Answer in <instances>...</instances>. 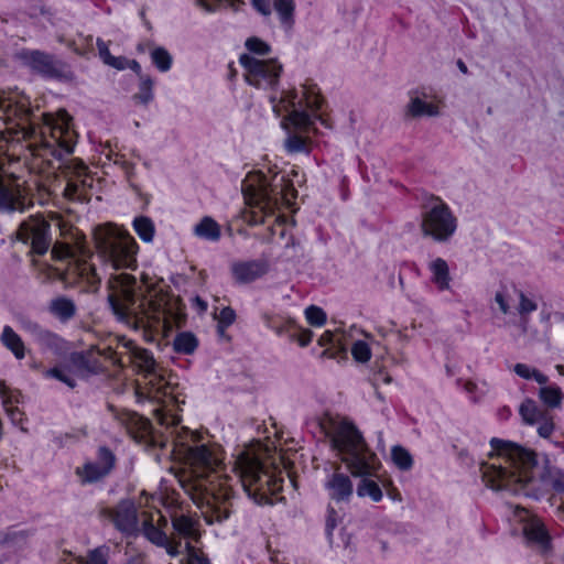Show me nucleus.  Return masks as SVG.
Segmentation results:
<instances>
[{
    "label": "nucleus",
    "mask_w": 564,
    "mask_h": 564,
    "mask_svg": "<svg viewBox=\"0 0 564 564\" xmlns=\"http://www.w3.org/2000/svg\"><path fill=\"white\" fill-rule=\"evenodd\" d=\"M0 139L10 147L20 145L31 173L54 176L65 182L64 196L68 200L87 203L91 197L94 175L84 161L66 160L78 140L73 118L65 109L44 112L37 118L31 99L24 94L0 96Z\"/></svg>",
    "instance_id": "nucleus-1"
},
{
    "label": "nucleus",
    "mask_w": 564,
    "mask_h": 564,
    "mask_svg": "<svg viewBox=\"0 0 564 564\" xmlns=\"http://www.w3.org/2000/svg\"><path fill=\"white\" fill-rule=\"evenodd\" d=\"M69 364L82 375L105 373L110 367L130 368L141 376L135 384L139 401L158 404L153 413L162 426L176 427L182 422V404L185 403L178 383L159 372L153 354L139 347L126 336L110 335L86 351L70 354Z\"/></svg>",
    "instance_id": "nucleus-2"
},
{
    "label": "nucleus",
    "mask_w": 564,
    "mask_h": 564,
    "mask_svg": "<svg viewBox=\"0 0 564 564\" xmlns=\"http://www.w3.org/2000/svg\"><path fill=\"white\" fill-rule=\"evenodd\" d=\"M490 447L492 462L480 465L486 487L535 500L542 499L549 490L564 496V469L551 465L549 458L540 477H535L538 456L534 451L497 437L490 440Z\"/></svg>",
    "instance_id": "nucleus-3"
},
{
    "label": "nucleus",
    "mask_w": 564,
    "mask_h": 564,
    "mask_svg": "<svg viewBox=\"0 0 564 564\" xmlns=\"http://www.w3.org/2000/svg\"><path fill=\"white\" fill-rule=\"evenodd\" d=\"M239 63L245 70V80L258 89L273 90L269 102L278 117H283L294 129L310 132L318 121L325 128H330L329 117L323 111L326 99L321 88L312 79H306L301 88L283 89L280 95L276 88L283 73V65L278 58L260 59L243 53Z\"/></svg>",
    "instance_id": "nucleus-4"
},
{
    "label": "nucleus",
    "mask_w": 564,
    "mask_h": 564,
    "mask_svg": "<svg viewBox=\"0 0 564 564\" xmlns=\"http://www.w3.org/2000/svg\"><path fill=\"white\" fill-rule=\"evenodd\" d=\"M225 451L215 442L187 446L184 460L193 469L196 481L195 503L205 507L208 523L227 520L232 511L235 478L225 474Z\"/></svg>",
    "instance_id": "nucleus-5"
},
{
    "label": "nucleus",
    "mask_w": 564,
    "mask_h": 564,
    "mask_svg": "<svg viewBox=\"0 0 564 564\" xmlns=\"http://www.w3.org/2000/svg\"><path fill=\"white\" fill-rule=\"evenodd\" d=\"M232 471L236 482L257 505H273L274 497L283 490V478L275 468H268L251 446L237 454Z\"/></svg>",
    "instance_id": "nucleus-6"
},
{
    "label": "nucleus",
    "mask_w": 564,
    "mask_h": 564,
    "mask_svg": "<svg viewBox=\"0 0 564 564\" xmlns=\"http://www.w3.org/2000/svg\"><path fill=\"white\" fill-rule=\"evenodd\" d=\"M330 445L352 476H376L382 468L377 454L351 421L343 420L337 424L330 435Z\"/></svg>",
    "instance_id": "nucleus-7"
},
{
    "label": "nucleus",
    "mask_w": 564,
    "mask_h": 564,
    "mask_svg": "<svg viewBox=\"0 0 564 564\" xmlns=\"http://www.w3.org/2000/svg\"><path fill=\"white\" fill-rule=\"evenodd\" d=\"M94 241L102 260L113 269H134L139 245L130 232L115 224L99 225L94 230Z\"/></svg>",
    "instance_id": "nucleus-8"
},
{
    "label": "nucleus",
    "mask_w": 564,
    "mask_h": 564,
    "mask_svg": "<svg viewBox=\"0 0 564 564\" xmlns=\"http://www.w3.org/2000/svg\"><path fill=\"white\" fill-rule=\"evenodd\" d=\"M431 205H424L421 214V231L436 242L449 240L457 229V218L441 197L432 195Z\"/></svg>",
    "instance_id": "nucleus-9"
},
{
    "label": "nucleus",
    "mask_w": 564,
    "mask_h": 564,
    "mask_svg": "<svg viewBox=\"0 0 564 564\" xmlns=\"http://www.w3.org/2000/svg\"><path fill=\"white\" fill-rule=\"evenodd\" d=\"M109 288L108 302L112 313L119 321L129 322L137 303L139 289L137 278L121 272L111 278Z\"/></svg>",
    "instance_id": "nucleus-10"
},
{
    "label": "nucleus",
    "mask_w": 564,
    "mask_h": 564,
    "mask_svg": "<svg viewBox=\"0 0 564 564\" xmlns=\"http://www.w3.org/2000/svg\"><path fill=\"white\" fill-rule=\"evenodd\" d=\"M261 321L276 336L286 337L289 341L297 343L301 347L308 346L313 339V332L300 326L291 316L263 312Z\"/></svg>",
    "instance_id": "nucleus-11"
},
{
    "label": "nucleus",
    "mask_w": 564,
    "mask_h": 564,
    "mask_svg": "<svg viewBox=\"0 0 564 564\" xmlns=\"http://www.w3.org/2000/svg\"><path fill=\"white\" fill-rule=\"evenodd\" d=\"M243 195L249 209L243 213L242 217L248 225L264 224L268 217L275 215L279 199L274 198L272 200L263 188L248 187L243 191Z\"/></svg>",
    "instance_id": "nucleus-12"
},
{
    "label": "nucleus",
    "mask_w": 564,
    "mask_h": 564,
    "mask_svg": "<svg viewBox=\"0 0 564 564\" xmlns=\"http://www.w3.org/2000/svg\"><path fill=\"white\" fill-rule=\"evenodd\" d=\"M52 258L54 260H66L68 264H75V271L82 280L89 284H98L100 278L96 267L91 263V254L87 257H77L75 247L69 243H55L52 248Z\"/></svg>",
    "instance_id": "nucleus-13"
},
{
    "label": "nucleus",
    "mask_w": 564,
    "mask_h": 564,
    "mask_svg": "<svg viewBox=\"0 0 564 564\" xmlns=\"http://www.w3.org/2000/svg\"><path fill=\"white\" fill-rule=\"evenodd\" d=\"M116 456L107 446H100L97 451V460L87 462L82 467H77L75 474L78 476L82 485L95 484L113 469Z\"/></svg>",
    "instance_id": "nucleus-14"
},
{
    "label": "nucleus",
    "mask_w": 564,
    "mask_h": 564,
    "mask_svg": "<svg viewBox=\"0 0 564 564\" xmlns=\"http://www.w3.org/2000/svg\"><path fill=\"white\" fill-rule=\"evenodd\" d=\"M23 63L32 72L46 78H62L64 64L54 55L40 50H25L21 53Z\"/></svg>",
    "instance_id": "nucleus-15"
},
{
    "label": "nucleus",
    "mask_w": 564,
    "mask_h": 564,
    "mask_svg": "<svg viewBox=\"0 0 564 564\" xmlns=\"http://www.w3.org/2000/svg\"><path fill=\"white\" fill-rule=\"evenodd\" d=\"M18 239L31 245V252L43 256L51 245L50 227L46 223H22L18 230Z\"/></svg>",
    "instance_id": "nucleus-16"
},
{
    "label": "nucleus",
    "mask_w": 564,
    "mask_h": 564,
    "mask_svg": "<svg viewBox=\"0 0 564 564\" xmlns=\"http://www.w3.org/2000/svg\"><path fill=\"white\" fill-rule=\"evenodd\" d=\"M110 518L115 528L127 536L138 532V511L131 500H121L110 510Z\"/></svg>",
    "instance_id": "nucleus-17"
},
{
    "label": "nucleus",
    "mask_w": 564,
    "mask_h": 564,
    "mask_svg": "<svg viewBox=\"0 0 564 564\" xmlns=\"http://www.w3.org/2000/svg\"><path fill=\"white\" fill-rule=\"evenodd\" d=\"M527 544L540 554L547 555L552 551V538L545 524L541 521H531L523 529Z\"/></svg>",
    "instance_id": "nucleus-18"
},
{
    "label": "nucleus",
    "mask_w": 564,
    "mask_h": 564,
    "mask_svg": "<svg viewBox=\"0 0 564 564\" xmlns=\"http://www.w3.org/2000/svg\"><path fill=\"white\" fill-rule=\"evenodd\" d=\"M30 332L34 341L42 350L51 351L55 355H62L65 352L67 341L58 334L46 329L39 324H33L30 327Z\"/></svg>",
    "instance_id": "nucleus-19"
},
{
    "label": "nucleus",
    "mask_w": 564,
    "mask_h": 564,
    "mask_svg": "<svg viewBox=\"0 0 564 564\" xmlns=\"http://www.w3.org/2000/svg\"><path fill=\"white\" fill-rule=\"evenodd\" d=\"M230 271L236 283L248 284L263 276L267 265L257 260L237 261L231 264Z\"/></svg>",
    "instance_id": "nucleus-20"
},
{
    "label": "nucleus",
    "mask_w": 564,
    "mask_h": 564,
    "mask_svg": "<svg viewBox=\"0 0 564 564\" xmlns=\"http://www.w3.org/2000/svg\"><path fill=\"white\" fill-rule=\"evenodd\" d=\"M198 525L197 520L191 516L181 514L172 519V527L175 533L178 536L188 540L185 544L188 556H193L196 553V549L191 541L196 542L200 538Z\"/></svg>",
    "instance_id": "nucleus-21"
},
{
    "label": "nucleus",
    "mask_w": 564,
    "mask_h": 564,
    "mask_svg": "<svg viewBox=\"0 0 564 564\" xmlns=\"http://www.w3.org/2000/svg\"><path fill=\"white\" fill-rule=\"evenodd\" d=\"M142 533L154 545L165 547L170 555L175 556L178 554L181 543L171 542L164 530L154 524L152 517H148L143 520Z\"/></svg>",
    "instance_id": "nucleus-22"
},
{
    "label": "nucleus",
    "mask_w": 564,
    "mask_h": 564,
    "mask_svg": "<svg viewBox=\"0 0 564 564\" xmlns=\"http://www.w3.org/2000/svg\"><path fill=\"white\" fill-rule=\"evenodd\" d=\"M325 489L332 500L348 501L354 492L350 478L343 473H334L325 482Z\"/></svg>",
    "instance_id": "nucleus-23"
},
{
    "label": "nucleus",
    "mask_w": 564,
    "mask_h": 564,
    "mask_svg": "<svg viewBox=\"0 0 564 564\" xmlns=\"http://www.w3.org/2000/svg\"><path fill=\"white\" fill-rule=\"evenodd\" d=\"M0 209L18 210L23 209V197L19 187L13 188L0 178Z\"/></svg>",
    "instance_id": "nucleus-24"
},
{
    "label": "nucleus",
    "mask_w": 564,
    "mask_h": 564,
    "mask_svg": "<svg viewBox=\"0 0 564 564\" xmlns=\"http://www.w3.org/2000/svg\"><path fill=\"white\" fill-rule=\"evenodd\" d=\"M549 412L547 409H541L531 398H525L519 406V415L522 422L529 426L536 425Z\"/></svg>",
    "instance_id": "nucleus-25"
},
{
    "label": "nucleus",
    "mask_w": 564,
    "mask_h": 564,
    "mask_svg": "<svg viewBox=\"0 0 564 564\" xmlns=\"http://www.w3.org/2000/svg\"><path fill=\"white\" fill-rule=\"evenodd\" d=\"M194 235L207 241H218L221 237L220 225L210 216H204L194 227Z\"/></svg>",
    "instance_id": "nucleus-26"
},
{
    "label": "nucleus",
    "mask_w": 564,
    "mask_h": 564,
    "mask_svg": "<svg viewBox=\"0 0 564 564\" xmlns=\"http://www.w3.org/2000/svg\"><path fill=\"white\" fill-rule=\"evenodd\" d=\"M1 344L10 350L18 360L25 357V345L22 338L9 325H6L2 329Z\"/></svg>",
    "instance_id": "nucleus-27"
},
{
    "label": "nucleus",
    "mask_w": 564,
    "mask_h": 564,
    "mask_svg": "<svg viewBox=\"0 0 564 564\" xmlns=\"http://www.w3.org/2000/svg\"><path fill=\"white\" fill-rule=\"evenodd\" d=\"M50 312L61 322H67L76 315V305L66 296H57L51 301Z\"/></svg>",
    "instance_id": "nucleus-28"
},
{
    "label": "nucleus",
    "mask_w": 564,
    "mask_h": 564,
    "mask_svg": "<svg viewBox=\"0 0 564 564\" xmlns=\"http://www.w3.org/2000/svg\"><path fill=\"white\" fill-rule=\"evenodd\" d=\"M430 270L432 272V281L436 284L440 291H446L449 289L451 275L447 262L437 258L430 263Z\"/></svg>",
    "instance_id": "nucleus-29"
},
{
    "label": "nucleus",
    "mask_w": 564,
    "mask_h": 564,
    "mask_svg": "<svg viewBox=\"0 0 564 564\" xmlns=\"http://www.w3.org/2000/svg\"><path fill=\"white\" fill-rule=\"evenodd\" d=\"M273 8L279 17L282 28L286 31L291 30L295 23V1L273 0Z\"/></svg>",
    "instance_id": "nucleus-30"
},
{
    "label": "nucleus",
    "mask_w": 564,
    "mask_h": 564,
    "mask_svg": "<svg viewBox=\"0 0 564 564\" xmlns=\"http://www.w3.org/2000/svg\"><path fill=\"white\" fill-rule=\"evenodd\" d=\"M539 399L546 406V409H557L562 406L564 400V392L562 389L553 383L541 387L539 390Z\"/></svg>",
    "instance_id": "nucleus-31"
},
{
    "label": "nucleus",
    "mask_w": 564,
    "mask_h": 564,
    "mask_svg": "<svg viewBox=\"0 0 564 564\" xmlns=\"http://www.w3.org/2000/svg\"><path fill=\"white\" fill-rule=\"evenodd\" d=\"M198 347V339L192 332H181L173 340V350L176 354L192 355Z\"/></svg>",
    "instance_id": "nucleus-32"
},
{
    "label": "nucleus",
    "mask_w": 564,
    "mask_h": 564,
    "mask_svg": "<svg viewBox=\"0 0 564 564\" xmlns=\"http://www.w3.org/2000/svg\"><path fill=\"white\" fill-rule=\"evenodd\" d=\"M380 469L377 470V473ZM361 478L357 486V495L359 497H369L373 502H380L383 494L380 486L372 479L371 476H359ZM378 477V474L375 476Z\"/></svg>",
    "instance_id": "nucleus-33"
},
{
    "label": "nucleus",
    "mask_w": 564,
    "mask_h": 564,
    "mask_svg": "<svg viewBox=\"0 0 564 564\" xmlns=\"http://www.w3.org/2000/svg\"><path fill=\"white\" fill-rule=\"evenodd\" d=\"M135 234L143 242H152L155 235L153 220L147 216H138L132 221Z\"/></svg>",
    "instance_id": "nucleus-34"
},
{
    "label": "nucleus",
    "mask_w": 564,
    "mask_h": 564,
    "mask_svg": "<svg viewBox=\"0 0 564 564\" xmlns=\"http://www.w3.org/2000/svg\"><path fill=\"white\" fill-rule=\"evenodd\" d=\"M408 113L411 117H422V116H436L438 115V107L432 102H426L419 97L411 99L408 106Z\"/></svg>",
    "instance_id": "nucleus-35"
},
{
    "label": "nucleus",
    "mask_w": 564,
    "mask_h": 564,
    "mask_svg": "<svg viewBox=\"0 0 564 564\" xmlns=\"http://www.w3.org/2000/svg\"><path fill=\"white\" fill-rule=\"evenodd\" d=\"M154 80L150 76H141L139 90L132 99L140 105L148 106L154 99L153 93Z\"/></svg>",
    "instance_id": "nucleus-36"
},
{
    "label": "nucleus",
    "mask_w": 564,
    "mask_h": 564,
    "mask_svg": "<svg viewBox=\"0 0 564 564\" xmlns=\"http://www.w3.org/2000/svg\"><path fill=\"white\" fill-rule=\"evenodd\" d=\"M285 149L288 153L296 154V153H310L311 151V141L307 137L291 133L288 135L285 140Z\"/></svg>",
    "instance_id": "nucleus-37"
},
{
    "label": "nucleus",
    "mask_w": 564,
    "mask_h": 564,
    "mask_svg": "<svg viewBox=\"0 0 564 564\" xmlns=\"http://www.w3.org/2000/svg\"><path fill=\"white\" fill-rule=\"evenodd\" d=\"M391 458L393 464L403 471L413 467V457L410 452L401 445H395L391 449Z\"/></svg>",
    "instance_id": "nucleus-38"
},
{
    "label": "nucleus",
    "mask_w": 564,
    "mask_h": 564,
    "mask_svg": "<svg viewBox=\"0 0 564 564\" xmlns=\"http://www.w3.org/2000/svg\"><path fill=\"white\" fill-rule=\"evenodd\" d=\"M152 64L161 72H169L173 65L172 55L162 46H158L151 51Z\"/></svg>",
    "instance_id": "nucleus-39"
},
{
    "label": "nucleus",
    "mask_w": 564,
    "mask_h": 564,
    "mask_svg": "<svg viewBox=\"0 0 564 564\" xmlns=\"http://www.w3.org/2000/svg\"><path fill=\"white\" fill-rule=\"evenodd\" d=\"M28 538V531H17L14 528H9L7 531L0 532V545H17L22 547L26 544Z\"/></svg>",
    "instance_id": "nucleus-40"
},
{
    "label": "nucleus",
    "mask_w": 564,
    "mask_h": 564,
    "mask_svg": "<svg viewBox=\"0 0 564 564\" xmlns=\"http://www.w3.org/2000/svg\"><path fill=\"white\" fill-rule=\"evenodd\" d=\"M109 547L101 545L89 550L85 558L80 561L82 564H108Z\"/></svg>",
    "instance_id": "nucleus-41"
},
{
    "label": "nucleus",
    "mask_w": 564,
    "mask_h": 564,
    "mask_svg": "<svg viewBox=\"0 0 564 564\" xmlns=\"http://www.w3.org/2000/svg\"><path fill=\"white\" fill-rule=\"evenodd\" d=\"M245 46L253 55L267 56L272 52L271 45L258 36L248 37Z\"/></svg>",
    "instance_id": "nucleus-42"
},
{
    "label": "nucleus",
    "mask_w": 564,
    "mask_h": 564,
    "mask_svg": "<svg viewBox=\"0 0 564 564\" xmlns=\"http://www.w3.org/2000/svg\"><path fill=\"white\" fill-rule=\"evenodd\" d=\"M305 318L307 323L314 327H321L327 321L324 310L316 305H311L305 310Z\"/></svg>",
    "instance_id": "nucleus-43"
},
{
    "label": "nucleus",
    "mask_w": 564,
    "mask_h": 564,
    "mask_svg": "<svg viewBox=\"0 0 564 564\" xmlns=\"http://www.w3.org/2000/svg\"><path fill=\"white\" fill-rule=\"evenodd\" d=\"M46 377L54 378L65 383L70 389H74L76 387V380L74 379V377H72L70 373L62 366H55L53 368H50L46 371Z\"/></svg>",
    "instance_id": "nucleus-44"
},
{
    "label": "nucleus",
    "mask_w": 564,
    "mask_h": 564,
    "mask_svg": "<svg viewBox=\"0 0 564 564\" xmlns=\"http://www.w3.org/2000/svg\"><path fill=\"white\" fill-rule=\"evenodd\" d=\"M0 397L4 410L11 406H18L20 393L7 387L3 380H0Z\"/></svg>",
    "instance_id": "nucleus-45"
},
{
    "label": "nucleus",
    "mask_w": 564,
    "mask_h": 564,
    "mask_svg": "<svg viewBox=\"0 0 564 564\" xmlns=\"http://www.w3.org/2000/svg\"><path fill=\"white\" fill-rule=\"evenodd\" d=\"M351 356L358 362H367L371 358V349L364 340H357L351 346Z\"/></svg>",
    "instance_id": "nucleus-46"
},
{
    "label": "nucleus",
    "mask_w": 564,
    "mask_h": 564,
    "mask_svg": "<svg viewBox=\"0 0 564 564\" xmlns=\"http://www.w3.org/2000/svg\"><path fill=\"white\" fill-rule=\"evenodd\" d=\"M536 426V432L539 436L542 438H549L555 431V422L553 414L549 412L546 415L543 416V419H541V421L538 422Z\"/></svg>",
    "instance_id": "nucleus-47"
},
{
    "label": "nucleus",
    "mask_w": 564,
    "mask_h": 564,
    "mask_svg": "<svg viewBox=\"0 0 564 564\" xmlns=\"http://www.w3.org/2000/svg\"><path fill=\"white\" fill-rule=\"evenodd\" d=\"M236 312L230 306H225L220 310L219 314L217 315V327L219 330H225L228 327H230L235 321H236Z\"/></svg>",
    "instance_id": "nucleus-48"
},
{
    "label": "nucleus",
    "mask_w": 564,
    "mask_h": 564,
    "mask_svg": "<svg viewBox=\"0 0 564 564\" xmlns=\"http://www.w3.org/2000/svg\"><path fill=\"white\" fill-rule=\"evenodd\" d=\"M94 39L93 35H84L79 34L77 42L75 41L74 44L76 45L74 47V52L77 55L85 56L94 51Z\"/></svg>",
    "instance_id": "nucleus-49"
},
{
    "label": "nucleus",
    "mask_w": 564,
    "mask_h": 564,
    "mask_svg": "<svg viewBox=\"0 0 564 564\" xmlns=\"http://www.w3.org/2000/svg\"><path fill=\"white\" fill-rule=\"evenodd\" d=\"M338 519L339 518L337 511L332 506H328L325 523V534L330 542L333 540L334 530L338 524Z\"/></svg>",
    "instance_id": "nucleus-50"
},
{
    "label": "nucleus",
    "mask_w": 564,
    "mask_h": 564,
    "mask_svg": "<svg viewBox=\"0 0 564 564\" xmlns=\"http://www.w3.org/2000/svg\"><path fill=\"white\" fill-rule=\"evenodd\" d=\"M538 305L534 301L525 296L523 292H520L519 313L520 315H527L536 311Z\"/></svg>",
    "instance_id": "nucleus-51"
},
{
    "label": "nucleus",
    "mask_w": 564,
    "mask_h": 564,
    "mask_svg": "<svg viewBox=\"0 0 564 564\" xmlns=\"http://www.w3.org/2000/svg\"><path fill=\"white\" fill-rule=\"evenodd\" d=\"M536 370V368H532L525 364H516L514 367H513V371L517 376H519L520 378H523V379H527V380H531L534 376V371Z\"/></svg>",
    "instance_id": "nucleus-52"
},
{
    "label": "nucleus",
    "mask_w": 564,
    "mask_h": 564,
    "mask_svg": "<svg viewBox=\"0 0 564 564\" xmlns=\"http://www.w3.org/2000/svg\"><path fill=\"white\" fill-rule=\"evenodd\" d=\"M6 413L14 425L20 426L21 430H24L22 426L24 421V412H22L18 406H11L10 409L6 410Z\"/></svg>",
    "instance_id": "nucleus-53"
},
{
    "label": "nucleus",
    "mask_w": 564,
    "mask_h": 564,
    "mask_svg": "<svg viewBox=\"0 0 564 564\" xmlns=\"http://www.w3.org/2000/svg\"><path fill=\"white\" fill-rule=\"evenodd\" d=\"M96 45L98 47L99 57L106 65H108L113 57L109 51L108 44L101 37H98Z\"/></svg>",
    "instance_id": "nucleus-54"
},
{
    "label": "nucleus",
    "mask_w": 564,
    "mask_h": 564,
    "mask_svg": "<svg viewBox=\"0 0 564 564\" xmlns=\"http://www.w3.org/2000/svg\"><path fill=\"white\" fill-rule=\"evenodd\" d=\"M252 6L262 15H270L271 14L270 0H252Z\"/></svg>",
    "instance_id": "nucleus-55"
},
{
    "label": "nucleus",
    "mask_w": 564,
    "mask_h": 564,
    "mask_svg": "<svg viewBox=\"0 0 564 564\" xmlns=\"http://www.w3.org/2000/svg\"><path fill=\"white\" fill-rule=\"evenodd\" d=\"M129 58L126 56H113L108 66L113 67L117 70H124L128 68Z\"/></svg>",
    "instance_id": "nucleus-56"
},
{
    "label": "nucleus",
    "mask_w": 564,
    "mask_h": 564,
    "mask_svg": "<svg viewBox=\"0 0 564 564\" xmlns=\"http://www.w3.org/2000/svg\"><path fill=\"white\" fill-rule=\"evenodd\" d=\"M280 194L282 196L281 197L282 200L289 202V195H291L293 198H295L297 192L291 181H285V184H284L283 188L281 189Z\"/></svg>",
    "instance_id": "nucleus-57"
},
{
    "label": "nucleus",
    "mask_w": 564,
    "mask_h": 564,
    "mask_svg": "<svg viewBox=\"0 0 564 564\" xmlns=\"http://www.w3.org/2000/svg\"><path fill=\"white\" fill-rule=\"evenodd\" d=\"M269 230H270V236L271 237H273L278 232V230H279V235L281 237H284V235H285V227H284V220L282 219V216H276L275 217V224L273 226H270Z\"/></svg>",
    "instance_id": "nucleus-58"
},
{
    "label": "nucleus",
    "mask_w": 564,
    "mask_h": 564,
    "mask_svg": "<svg viewBox=\"0 0 564 564\" xmlns=\"http://www.w3.org/2000/svg\"><path fill=\"white\" fill-rule=\"evenodd\" d=\"M495 301L499 305V308L503 314L509 313V304L503 293L497 292L495 295Z\"/></svg>",
    "instance_id": "nucleus-59"
},
{
    "label": "nucleus",
    "mask_w": 564,
    "mask_h": 564,
    "mask_svg": "<svg viewBox=\"0 0 564 564\" xmlns=\"http://www.w3.org/2000/svg\"><path fill=\"white\" fill-rule=\"evenodd\" d=\"M128 64V68L131 69L139 77V79H141V76H145L142 74V67L137 59H129Z\"/></svg>",
    "instance_id": "nucleus-60"
},
{
    "label": "nucleus",
    "mask_w": 564,
    "mask_h": 564,
    "mask_svg": "<svg viewBox=\"0 0 564 564\" xmlns=\"http://www.w3.org/2000/svg\"><path fill=\"white\" fill-rule=\"evenodd\" d=\"M383 486L384 487H391V489L388 490V496L393 499V500H401V495L400 492L398 491L397 488L393 487L392 485V481L391 480H388L387 482H383Z\"/></svg>",
    "instance_id": "nucleus-61"
},
{
    "label": "nucleus",
    "mask_w": 564,
    "mask_h": 564,
    "mask_svg": "<svg viewBox=\"0 0 564 564\" xmlns=\"http://www.w3.org/2000/svg\"><path fill=\"white\" fill-rule=\"evenodd\" d=\"M532 380L536 381L539 384H542L544 387L549 381V377L536 369L534 371Z\"/></svg>",
    "instance_id": "nucleus-62"
},
{
    "label": "nucleus",
    "mask_w": 564,
    "mask_h": 564,
    "mask_svg": "<svg viewBox=\"0 0 564 564\" xmlns=\"http://www.w3.org/2000/svg\"><path fill=\"white\" fill-rule=\"evenodd\" d=\"M198 7L203 8L207 12H214V6L207 0H196Z\"/></svg>",
    "instance_id": "nucleus-63"
},
{
    "label": "nucleus",
    "mask_w": 564,
    "mask_h": 564,
    "mask_svg": "<svg viewBox=\"0 0 564 564\" xmlns=\"http://www.w3.org/2000/svg\"><path fill=\"white\" fill-rule=\"evenodd\" d=\"M195 302L200 312H205L207 310V302L200 299L199 296L195 297Z\"/></svg>",
    "instance_id": "nucleus-64"
}]
</instances>
